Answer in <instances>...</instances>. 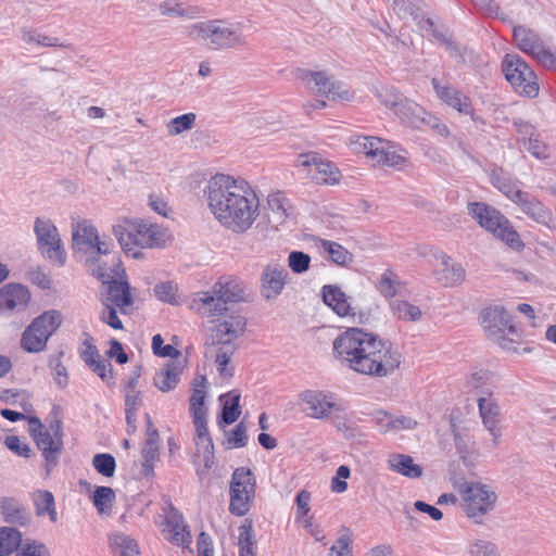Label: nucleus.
I'll return each instance as SVG.
<instances>
[{"label": "nucleus", "mask_w": 556, "mask_h": 556, "mask_svg": "<svg viewBox=\"0 0 556 556\" xmlns=\"http://www.w3.org/2000/svg\"><path fill=\"white\" fill-rule=\"evenodd\" d=\"M333 354L350 369L371 377H387L401 365L391 342L361 328H349L337 337Z\"/></svg>", "instance_id": "nucleus-1"}, {"label": "nucleus", "mask_w": 556, "mask_h": 556, "mask_svg": "<svg viewBox=\"0 0 556 556\" xmlns=\"http://www.w3.org/2000/svg\"><path fill=\"white\" fill-rule=\"evenodd\" d=\"M208 207L215 218L236 233L249 230L258 216V198L244 181L224 174L213 176L205 189Z\"/></svg>", "instance_id": "nucleus-2"}, {"label": "nucleus", "mask_w": 556, "mask_h": 556, "mask_svg": "<svg viewBox=\"0 0 556 556\" xmlns=\"http://www.w3.org/2000/svg\"><path fill=\"white\" fill-rule=\"evenodd\" d=\"M188 36L203 42L212 50H222L244 46L245 37L238 25L227 24L220 20L198 22L187 28Z\"/></svg>", "instance_id": "nucleus-3"}, {"label": "nucleus", "mask_w": 556, "mask_h": 556, "mask_svg": "<svg viewBox=\"0 0 556 556\" xmlns=\"http://www.w3.org/2000/svg\"><path fill=\"white\" fill-rule=\"evenodd\" d=\"M467 208L468 213L482 228L493 233L495 238L505 242L509 248L516 251L525 248L519 233L498 210L483 202H469Z\"/></svg>", "instance_id": "nucleus-4"}, {"label": "nucleus", "mask_w": 556, "mask_h": 556, "mask_svg": "<svg viewBox=\"0 0 556 556\" xmlns=\"http://www.w3.org/2000/svg\"><path fill=\"white\" fill-rule=\"evenodd\" d=\"M250 290L239 279L223 277L215 285L211 292H203L199 301L208 316L220 315L227 311L228 303L248 302Z\"/></svg>", "instance_id": "nucleus-5"}, {"label": "nucleus", "mask_w": 556, "mask_h": 556, "mask_svg": "<svg viewBox=\"0 0 556 556\" xmlns=\"http://www.w3.org/2000/svg\"><path fill=\"white\" fill-rule=\"evenodd\" d=\"M113 244L110 241H101L98 230L87 220L79 223L73 229L72 248L76 260L91 268L99 263L102 255L108 256L111 253Z\"/></svg>", "instance_id": "nucleus-6"}, {"label": "nucleus", "mask_w": 556, "mask_h": 556, "mask_svg": "<svg viewBox=\"0 0 556 556\" xmlns=\"http://www.w3.org/2000/svg\"><path fill=\"white\" fill-rule=\"evenodd\" d=\"M451 480L454 488L463 496L466 515L473 519L476 523H481V518L493 510L497 498L496 494L489 491L484 484L470 483L457 476L452 477Z\"/></svg>", "instance_id": "nucleus-7"}, {"label": "nucleus", "mask_w": 556, "mask_h": 556, "mask_svg": "<svg viewBox=\"0 0 556 556\" xmlns=\"http://www.w3.org/2000/svg\"><path fill=\"white\" fill-rule=\"evenodd\" d=\"M62 314L56 309L43 312L23 331L21 346L28 353H39L47 346L49 338L60 328Z\"/></svg>", "instance_id": "nucleus-8"}, {"label": "nucleus", "mask_w": 556, "mask_h": 556, "mask_svg": "<svg viewBox=\"0 0 556 556\" xmlns=\"http://www.w3.org/2000/svg\"><path fill=\"white\" fill-rule=\"evenodd\" d=\"M502 70L516 91L529 98L538 94L536 75L518 54H506L502 63Z\"/></svg>", "instance_id": "nucleus-9"}, {"label": "nucleus", "mask_w": 556, "mask_h": 556, "mask_svg": "<svg viewBox=\"0 0 556 556\" xmlns=\"http://www.w3.org/2000/svg\"><path fill=\"white\" fill-rule=\"evenodd\" d=\"M41 254L52 263L63 266L66 261L58 228L48 218L37 217L34 225Z\"/></svg>", "instance_id": "nucleus-10"}, {"label": "nucleus", "mask_w": 556, "mask_h": 556, "mask_svg": "<svg viewBox=\"0 0 556 556\" xmlns=\"http://www.w3.org/2000/svg\"><path fill=\"white\" fill-rule=\"evenodd\" d=\"M91 275L106 285V296L104 304L118 307L122 313L126 312V307L132 304V298L127 281L116 280L110 273V268L105 265H97L91 268Z\"/></svg>", "instance_id": "nucleus-11"}, {"label": "nucleus", "mask_w": 556, "mask_h": 556, "mask_svg": "<svg viewBox=\"0 0 556 556\" xmlns=\"http://www.w3.org/2000/svg\"><path fill=\"white\" fill-rule=\"evenodd\" d=\"M295 76L314 93L326 96L333 100H348L350 97L349 90L344 88V85L340 81L331 80L325 72H313L304 68H298Z\"/></svg>", "instance_id": "nucleus-12"}, {"label": "nucleus", "mask_w": 556, "mask_h": 556, "mask_svg": "<svg viewBox=\"0 0 556 556\" xmlns=\"http://www.w3.org/2000/svg\"><path fill=\"white\" fill-rule=\"evenodd\" d=\"M247 329V318L241 315L230 316L228 319L215 325L207 338L206 345H233L232 341L241 337Z\"/></svg>", "instance_id": "nucleus-13"}, {"label": "nucleus", "mask_w": 556, "mask_h": 556, "mask_svg": "<svg viewBox=\"0 0 556 556\" xmlns=\"http://www.w3.org/2000/svg\"><path fill=\"white\" fill-rule=\"evenodd\" d=\"M300 400L305 405L303 410L311 418L324 419L332 409L339 410L332 394L323 391L306 390L301 393Z\"/></svg>", "instance_id": "nucleus-14"}, {"label": "nucleus", "mask_w": 556, "mask_h": 556, "mask_svg": "<svg viewBox=\"0 0 556 556\" xmlns=\"http://www.w3.org/2000/svg\"><path fill=\"white\" fill-rule=\"evenodd\" d=\"M29 433L36 442L37 447L42 452L46 476L48 477L59 463V456L63 448V440H55L50 431L45 428L41 430L30 428Z\"/></svg>", "instance_id": "nucleus-15"}, {"label": "nucleus", "mask_w": 556, "mask_h": 556, "mask_svg": "<svg viewBox=\"0 0 556 556\" xmlns=\"http://www.w3.org/2000/svg\"><path fill=\"white\" fill-rule=\"evenodd\" d=\"M288 270L279 264H268L261 275V294L266 300L277 299L287 283Z\"/></svg>", "instance_id": "nucleus-16"}, {"label": "nucleus", "mask_w": 556, "mask_h": 556, "mask_svg": "<svg viewBox=\"0 0 556 556\" xmlns=\"http://www.w3.org/2000/svg\"><path fill=\"white\" fill-rule=\"evenodd\" d=\"M163 526L162 533L170 543L181 547H187L191 543L190 532L185 523L184 516L172 504Z\"/></svg>", "instance_id": "nucleus-17"}, {"label": "nucleus", "mask_w": 556, "mask_h": 556, "mask_svg": "<svg viewBox=\"0 0 556 556\" xmlns=\"http://www.w3.org/2000/svg\"><path fill=\"white\" fill-rule=\"evenodd\" d=\"M30 301L29 290L20 283H8L0 288V313H20Z\"/></svg>", "instance_id": "nucleus-18"}, {"label": "nucleus", "mask_w": 556, "mask_h": 556, "mask_svg": "<svg viewBox=\"0 0 556 556\" xmlns=\"http://www.w3.org/2000/svg\"><path fill=\"white\" fill-rule=\"evenodd\" d=\"M296 166L314 167V179L318 184H334L340 180V170L331 162L321 160L315 152L299 155Z\"/></svg>", "instance_id": "nucleus-19"}, {"label": "nucleus", "mask_w": 556, "mask_h": 556, "mask_svg": "<svg viewBox=\"0 0 556 556\" xmlns=\"http://www.w3.org/2000/svg\"><path fill=\"white\" fill-rule=\"evenodd\" d=\"M394 114L412 128L420 129L424 125L431 127L439 126L437 118L432 117L415 101L407 98L405 101L401 102Z\"/></svg>", "instance_id": "nucleus-20"}, {"label": "nucleus", "mask_w": 556, "mask_h": 556, "mask_svg": "<svg viewBox=\"0 0 556 556\" xmlns=\"http://www.w3.org/2000/svg\"><path fill=\"white\" fill-rule=\"evenodd\" d=\"M491 390H481L478 397L479 413L482 418L484 427L489 430L493 437L494 444H498V439L502 433L498 425L497 416L500 415L498 405L491 399Z\"/></svg>", "instance_id": "nucleus-21"}, {"label": "nucleus", "mask_w": 556, "mask_h": 556, "mask_svg": "<svg viewBox=\"0 0 556 556\" xmlns=\"http://www.w3.org/2000/svg\"><path fill=\"white\" fill-rule=\"evenodd\" d=\"M517 205L538 224L548 226L553 219L552 211L529 192L517 195Z\"/></svg>", "instance_id": "nucleus-22"}, {"label": "nucleus", "mask_w": 556, "mask_h": 556, "mask_svg": "<svg viewBox=\"0 0 556 556\" xmlns=\"http://www.w3.org/2000/svg\"><path fill=\"white\" fill-rule=\"evenodd\" d=\"M431 84L437 96L448 106L464 114L471 113V101L469 97L464 96L452 86L440 85L437 78H432Z\"/></svg>", "instance_id": "nucleus-23"}, {"label": "nucleus", "mask_w": 556, "mask_h": 556, "mask_svg": "<svg viewBox=\"0 0 556 556\" xmlns=\"http://www.w3.org/2000/svg\"><path fill=\"white\" fill-rule=\"evenodd\" d=\"M513 39L520 51L532 58L544 47V41L541 36L535 30L523 25L514 27Z\"/></svg>", "instance_id": "nucleus-24"}, {"label": "nucleus", "mask_w": 556, "mask_h": 556, "mask_svg": "<svg viewBox=\"0 0 556 556\" xmlns=\"http://www.w3.org/2000/svg\"><path fill=\"white\" fill-rule=\"evenodd\" d=\"M425 2L422 0H393V11L401 20L412 17L418 25L422 23L433 27V21L426 17Z\"/></svg>", "instance_id": "nucleus-25"}, {"label": "nucleus", "mask_w": 556, "mask_h": 556, "mask_svg": "<svg viewBox=\"0 0 556 556\" xmlns=\"http://www.w3.org/2000/svg\"><path fill=\"white\" fill-rule=\"evenodd\" d=\"M324 303L341 317L353 316V308L348 295L336 285H325L321 288Z\"/></svg>", "instance_id": "nucleus-26"}, {"label": "nucleus", "mask_w": 556, "mask_h": 556, "mask_svg": "<svg viewBox=\"0 0 556 556\" xmlns=\"http://www.w3.org/2000/svg\"><path fill=\"white\" fill-rule=\"evenodd\" d=\"M442 268L435 270V277L444 287H452L464 281L466 273L464 267L451 260L445 253L438 256Z\"/></svg>", "instance_id": "nucleus-27"}, {"label": "nucleus", "mask_w": 556, "mask_h": 556, "mask_svg": "<svg viewBox=\"0 0 556 556\" xmlns=\"http://www.w3.org/2000/svg\"><path fill=\"white\" fill-rule=\"evenodd\" d=\"M0 509L3 520L7 523L27 526L31 520L30 513L26 507L13 497H4L0 502Z\"/></svg>", "instance_id": "nucleus-28"}, {"label": "nucleus", "mask_w": 556, "mask_h": 556, "mask_svg": "<svg viewBox=\"0 0 556 556\" xmlns=\"http://www.w3.org/2000/svg\"><path fill=\"white\" fill-rule=\"evenodd\" d=\"M480 323L489 337L503 332L509 316L503 307H488L480 314Z\"/></svg>", "instance_id": "nucleus-29"}, {"label": "nucleus", "mask_w": 556, "mask_h": 556, "mask_svg": "<svg viewBox=\"0 0 556 556\" xmlns=\"http://www.w3.org/2000/svg\"><path fill=\"white\" fill-rule=\"evenodd\" d=\"M137 247L154 248L162 241V232L157 225L151 224L144 219H134Z\"/></svg>", "instance_id": "nucleus-30"}, {"label": "nucleus", "mask_w": 556, "mask_h": 556, "mask_svg": "<svg viewBox=\"0 0 556 556\" xmlns=\"http://www.w3.org/2000/svg\"><path fill=\"white\" fill-rule=\"evenodd\" d=\"M181 371L182 368L178 363L169 361L160 371L155 374L153 378V384L161 392L172 391L177 387Z\"/></svg>", "instance_id": "nucleus-31"}, {"label": "nucleus", "mask_w": 556, "mask_h": 556, "mask_svg": "<svg viewBox=\"0 0 556 556\" xmlns=\"http://www.w3.org/2000/svg\"><path fill=\"white\" fill-rule=\"evenodd\" d=\"M222 403V413L217 420L218 426L233 424L241 414L240 393L236 390L222 394L219 396Z\"/></svg>", "instance_id": "nucleus-32"}, {"label": "nucleus", "mask_w": 556, "mask_h": 556, "mask_svg": "<svg viewBox=\"0 0 556 556\" xmlns=\"http://www.w3.org/2000/svg\"><path fill=\"white\" fill-rule=\"evenodd\" d=\"M110 546L115 556H139L140 551L135 539L123 532H115L109 538Z\"/></svg>", "instance_id": "nucleus-33"}, {"label": "nucleus", "mask_w": 556, "mask_h": 556, "mask_svg": "<svg viewBox=\"0 0 556 556\" xmlns=\"http://www.w3.org/2000/svg\"><path fill=\"white\" fill-rule=\"evenodd\" d=\"M390 468L410 479L421 477L422 468L414 463V459L409 455L405 454H393L389 458Z\"/></svg>", "instance_id": "nucleus-34"}, {"label": "nucleus", "mask_w": 556, "mask_h": 556, "mask_svg": "<svg viewBox=\"0 0 556 556\" xmlns=\"http://www.w3.org/2000/svg\"><path fill=\"white\" fill-rule=\"evenodd\" d=\"M383 139L370 136H355L351 138L350 144L353 151L364 153L377 162L379 152L384 144Z\"/></svg>", "instance_id": "nucleus-35"}, {"label": "nucleus", "mask_w": 556, "mask_h": 556, "mask_svg": "<svg viewBox=\"0 0 556 556\" xmlns=\"http://www.w3.org/2000/svg\"><path fill=\"white\" fill-rule=\"evenodd\" d=\"M405 286V282L400 279L397 274L391 269H387L380 276V279L377 283V290L386 299H392L397 294H401Z\"/></svg>", "instance_id": "nucleus-36"}, {"label": "nucleus", "mask_w": 556, "mask_h": 556, "mask_svg": "<svg viewBox=\"0 0 556 556\" xmlns=\"http://www.w3.org/2000/svg\"><path fill=\"white\" fill-rule=\"evenodd\" d=\"M22 543V533L12 527L0 528V556H9L18 552Z\"/></svg>", "instance_id": "nucleus-37"}, {"label": "nucleus", "mask_w": 556, "mask_h": 556, "mask_svg": "<svg viewBox=\"0 0 556 556\" xmlns=\"http://www.w3.org/2000/svg\"><path fill=\"white\" fill-rule=\"evenodd\" d=\"M233 489H239L240 493L244 495H254L255 478L249 468L239 467L233 471L230 490Z\"/></svg>", "instance_id": "nucleus-38"}, {"label": "nucleus", "mask_w": 556, "mask_h": 556, "mask_svg": "<svg viewBox=\"0 0 556 556\" xmlns=\"http://www.w3.org/2000/svg\"><path fill=\"white\" fill-rule=\"evenodd\" d=\"M238 540L239 556H256V541L251 520L245 519L244 522L239 527Z\"/></svg>", "instance_id": "nucleus-39"}, {"label": "nucleus", "mask_w": 556, "mask_h": 556, "mask_svg": "<svg viewBox=\"0 0 556 556\" xmlns=\"http://www.w3.org/2000/svg\"><path fill=\"white\" fill-rule=\"evenodd\" d=\"M141 454H142L141 473L144 478H151L154 476V463L160 457L159 442H152V440H146V444L141 451Z\"/></svg>", "instance_id": "nucleus-40"}, {"label": "nucleus", "mask_w": 556, "mask_h": 556, "mask_svg": "<svg viewBox=\"0 0 556 556\" xmlns=\"http://www.w3.org/2000/svg\"><path fill=\"white\" fill-rule=\"evenodd\" d=\"M134 228V219L126 220L124 225H116L113 227L114 236L127 254L132 251L134 247H137L136 231H132Z\"/></svg>", "instance_id": "nucleus-41"}, {"label": "nucleus", "mask_w": 556, "mask_h": 556, "mask_svg": "<svg viewBox=\"0 0 556 556\" xmlns=\"http://www.w3.org/2000/svg\"><path fill=\"white\" fill-rule=\"evenodd\" d=\"M390 307L393 315L404 321H417L422 316L420 308L408 301H392Z\"/></svg>", "instance_id": "nucleus-42"}, {"label": "nucleus", "mask_w": 556, "mask_h": 556, "mask_svg": "<svg viewBox=\"0 0 556 556\" xmlns=\"http://www.w3.org/2000/svg\"><path fill=\"white\" fill-rule=\"evenodd\" d=\"M34 501L38 516L48 515L52 522L56 521L54 496L50 491H38Z\"/></svg>", "instance_id": "nucleus-43"}, {"label": "nucleus", "mask_w": 556, "mask_h": 556, "mask_svg": "<svg viewBox=\"0 0 556 556\" xmlns=\"http://www.w3.org/2000/svg\"><path fill=\"white\" fill-rule=\"evenodd\" d=\"M321 247L337 265L346 266L353 262V254L334 241L321 240Z\"/></svg>", "instance_id": "nucleus-44"}, {"label": "nucleus", "mask_w": 556, "mask_h": 556, "mask_svg": "<svg viewBox=\"0 0 556 556\" xmlns=\"http://www.w3.org/2000/svg\"><path fill=\"white\" fill-rule=\"evenodd\" d=\"M160 12L167 16H186L193 18L198 16L199 9L197 7H185L182 3L175 0H168L160 4Z\"/></svg>", "instance_id": "nucleus-45"}, {"label": "nucleus", "mask_w": 556, "mask_h": 556, "mask_svg": "<svg viewBox=\"0 0 556 556\" xmlns=\"http://www.w3.org/2000/svg\"><path fill=\"white\" fill-rule=\"evenodd\" d=\"M353 542L354 535L352 530L342 526L339 530V538L337 542L331 546L330 552L334 553L336 556H353Z\"/></svg>", "instance_id": "nucleus-46"}, {"label": "nucleus", "mask_w": 556, "mask_h": 556, "mask_svg": "<svg viewBox=\"0 0 556 556\" xmlns=\"http://www.w3.org/2000/svg\"><path fill=\"white\" fill-rule=\"evenodd\" d=\"M115 492L110 486H98L93 492V504L100 514H106L111 510L115 501Z\"/></svg>", "instance_id": "nucleus-47"}, {"label": "nucleus", "mask_w": 556, "mask_h": 556, "mask_svg": "<svg viewBox=\"0 0 556 556\" xmlns=\"http://www.w3.org/2000/svg\"><path fill=\"white\" fill-rule=\"evenodd\" d=\"M237 350V345L219 346L216 352L215 363L220 376L232 377L233 368H228L231 356Z\"/></svg>", "instance_id": "nucleus-48"}, {"label": "nucleus", "mask_w": 556, "mask_h": 556, "mask_svg": "<svg viewBox=\"0 0 556 556\" xmlns=\"http://www.w3.org/2000/svg\"><path fill=\"white\" fill-rule=\"evenodd\" d=\"M253 496L241 494L239 489L230 490L229 511L235 516H244L250 510Z\"/></svg>", "instance_id": "nucleus-49"}, {"label": "nucleus", "mask_w": 556, "mask_h": 556, "mask_svg": "<svg viewBox=\"0 0 556 556\" xmlns=\"http://www.w3.org/2000/svg\"><path fill=\"white\" fill-rule=\"evenodd\" d=\"M193 416V425L195 428V444L198 447L214 444L213 440L207 430V414L192 415Z\"/></svg>", "instance_id": "nucleus-50"}, {"label": "nucleus", "mask_w": 556, "mask_h": 556, "mask_svg": "<svg viewBox=\"0 0 556 556\" xmlns=\"http://www.w3.org/2000/svg\"><path fill=\"white\" fill-rule=\"evenodd\" d=\"M92 465L100 475L109 478L114 476L116 462L111 454H96L92 459Z\"/></svg>", "instance_id": "nucleus-51"}, {"label": "nucleus", "mask_w": 556, "mask_h": 556, "mask_svg": "<svg viewBox=\"0 0 556 556\" xmlns=\"http://www.w3.org/2000/svg\"><path fill=\"white\" fill-rule=\"evenodd\" d=\"M197 116L194 113H186L173 118L167 125L168 134L177 136L193 127Z\"/></svg>", "instance_id": "nucleus-52"}, {"label": "nucleus", "mask_w": 556, "mask_h": 556, "mask_svg": "<svg viewBox=\"0 0 556 556\" xmlns=\"http://www.w3.org/2000/svg\"><path fill=\"white\" fill-rule=\"evenodd\" d=\"M248 443L247 428L243 421L239 422L229 433L224 442L226 448L244 447Z\"/></svg>", "instance_id": "nucleus-53"}, {"label": "nucleus", "mask_w": 556, "mask_h": 556, "mask_svg": "<svg viewBox=\"0 0 556 556\" xmlns=\"http://www.w3.org/2000/svg\"><path fill=\"white\" fill-rule=\"evenodd\" d=\"M23 39L28 43H36L41 47H67V45L60 42L56 37H51L36 30L26 31L23 36Z\"/></svg>", "instance_id": "nucleus-54"}, {"label": "nucleus", "mask_w": 556, "mask_h": 556, "mask_svg": "<svg viewBox=\"0 0 556 556\" xmlns=\"http://www.w3.org/2000/svg\"><path fill=\"white\" fill-rule=\"evenodd\" d=\"M392 149L393 146L391 142L384 141L381 151H378L380 154L378 156L377 163L389 166H400L404 164L406 159Z\"/></svg>", "instance_id": "nucleus-55"}, {"label": "nucleus", "mask_w": 556, "mask_h": 556, "mask_svg": "<svg viewBox=\"0 0 556 556\" xmlns=\"http://www.w3.org/2000/svg\"><path fill=\"white\" fill-rule=\"evenodd\" d=\"M469 556H500L497 546L486 540H475L468 547Z\"/></svg>", "instance_id": "nucleus-56"}, {"label": "nucleus", "mask_w": 556, "mask_h": 556, "mask_svg": "<svg viewBox=\"0 0 556 556\" xmlns=\"http://www.w3.org/2000/svg\"><path fill=\"white\" fill-rule=\"evenodd\" d=\"M268 207L273 212V214L277 217L279 223H283L288 217V208L289 204L285 197L281 194H270L267 199Z\"/></svg>", "instance_id": "nucleus-57"}, {"label": "nucleus", "mask_w": 556, "mask_h": 556, "mask_svg": "<svg viewBox=\"0 0 556 556\" xmlns=\"http://www.w3.org/2000/svg\"><path fill=\"white\" fill-rule=\"evenodd\" d=\"M311 256L302 251H292L288 256V265L295 274H303L308 270Z\"/></svg>", "instance_id": "nucleus-58"}, {"label": "nucleus", "mask_w": 556, "mask_h": 556, "mask_svg": "<svg viewBox=\"0 0 556 556\" xmlns=\"http://www.w3.org/2000/svg\"><path fill=\"white\" fill-rule=\"evenodd\" d=\"M380 102L393 111H396L401 102L405 101L406 97L393 88H384L378 93Z\"/></svg>", "instance_id": "nucleus-59"}, {"label": "nucleus", "mask_w": 556, "mask_h": 556, "mask_svg": "<svg viewBox=\"0 0 556 556\" xmlns=\"http://www.w3.org/2000/svg\"><path fill=\"white\" fill-rule=\"evenodd\" d=\"M525 148L536 159L545 160L549 156L548 147L539 139V135L529 137L523 141Z\"/></svg>", "instance_id": "nucleus-60"}, {"label": "nucleus", "mask_w": 556, "mask_h": 556, "mask_svg": "<svg viewBox=\"0 0 556 556\" xmlns=\"http://www.w3.org/2000/svg\"><path fill=\"white\" fill-rule=\"evenodd\" d=\"M63 352L59 353V356H52L49 361V365L54 372V380L59 388L64 389L68 383V376L65 366L60 361Z\"/></svg>", "instance_id": "nucleus-61"}, {"label": "nucleus", "mask_w": 556, "mask_h": 556, "mask_svg": "<svg viewBox=\"0 0 556 556\" xmlns=\"http://www.w3.org/2000/svg\"><path fill=\"white\" fill-rule=\"evenodd\" d=\"M16 556H51L48 547L38 541L25 542Z\"/></svg>", "instance_id": "nucleus-62"}, {"label": "nucleus", "mask_w": 556, "mask_h": 556, "mask_svg": "<svg viewBox=\"0 0 556 556\" xmlns=\"http://www.w3.org/2000/svg\"><path fill=\"white\" fill-rule=\"evenodd\" d=\"M164 341L161 334H155L152 338L153 353L161 357H177L180 352L170 344L163 345Z\"/></svg>", "instance_id": "nucleus-63"}, {"label": "nucleus", "mask_w": 556, "mask_h": 556, "mask_svg": "<svg viewBox=\"0 0 556 556\" xmlns=\"http://www.w3.org/2000/svg\"><path fill=\"white\" fill-rule=\"evenodd\" d=\"M154 294L160 301L172 304L175 302L176 287L170 281L157 283L154 287Z\"/></svg>", "instance_id": "nucleus-64"}]
</instances>
